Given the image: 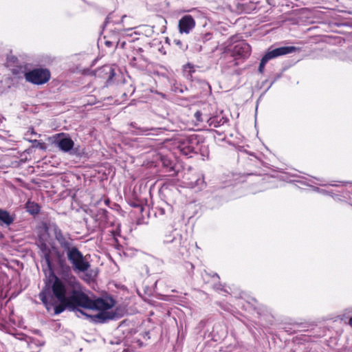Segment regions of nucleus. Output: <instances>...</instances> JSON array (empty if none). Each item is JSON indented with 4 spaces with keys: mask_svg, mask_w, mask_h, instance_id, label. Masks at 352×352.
Returning <instances> with one entry per match:
<instances>
[{
    "mask_svg": "<svg viewBox=\"0 0 352 352\" xmlns=\"http://www.w3.org/2000/svg\"><path fill=\"white\" fill-rule=\"evenodd\" d=\"M106 44L109 45L110 44V42L107 41V42H106Z\"/></svg>",
    "mask_w": 352,
    "mask_h": 352,
    "instance_id": "nucleus-18",
    "label": "nucleus"
},
{
    "mask_svg": "<svg viewBox=\"0 0 352 352\" xmlns=\"http://www.w3.org/2000/svg\"><path fill=\"white\" fill-rule=\"evenodd\" d=\"M138 129H139V130H140V131H142V132H146V131H148V130H147V129H140V128H139Z\"/></svg>",
    "mask_w": 352,
    "mask_h": 352,
    "instance_id": "nucleus-14",
    "label": "nucleus"
},
{
    "mask_svg": "<svg viewBox=\"0 0 352 352\" xmlns=\"http://www.w3.org/2000/svg\"><path fill=\"white\" fill-rule=\"evenodd\" d=\"M195 117L197 118V119L198 120H200V117H201V112H199V111H197V112L195 113Z\"/></svg>",
    "mask_w": 352,
    "mask_h": 352,
    "instance_id": "nucleus-12",
    "label": "nucleus"
},
{
    "mask_svg": "<svg viewBox=\"0 0 352 352\" xmlns=\"http://www.w3.org/2000/svg\"><path fill=\"white\" fill-rule=\"evenodd\" d=\"M131 126H133V127H135V124L134 123H131Z\"/></svg>",
    "mask_w": 352,
    "mask_h": 352,
    "instance_id": "nucleus-16",
    "label": "nucleus"
},
{
    "mask_svg": "<svg viewBox=\"0 0 352 352\" xmlns=\"http://www.w3.org/2000/svg\"><path fill=\"white\" fill-rule=\"evenodd\" d=\"M126 17V16H122V21H123L124 19Z\"/></svg>",
    "mask_w": 352,
    "mask_h": 352,
    "instance_id": "nucleus-17",
    "label": "nucleus"
},
{
    "mask_svg": "<svg viewBox=\"0 0 352 352\" xmlns=\"http://www.w3.org/2000/svg\"><path fill=\"white\" fill-rule=\"evenodd\" d=\"M349 324L352 327V317L350 318V320L349 321Z\"/></svg>",
    "mask_w": 352,
    "mask_h": 352,
    "instance_id": "nucleus-15",
    "label": "nucleus"
},
{
    "mask_svg": "<svg viewBox=\"0 0 352 352\" xmlns=\"http://www.w3.org/2000/svg\"><path fill=\"white\" fill-rule=\"evenodd\" d=\"M187 66L189 67H191L190 64H188Z\"/></svg>",
    "mask_w": 352,
    "mask_h": 352,
    "instance_id": "nucleus-19",
    "label": "nucleus"
},
{
    "mask_svg": "<svg viewBox=\"0 0 352 352\" xmlns=\"http://www.w3.org/2000/svg\"><path fill=\"white\" fill-rule=\"evenodd\" d=\"M54 232L55 239L65 252L73 270L78 273L86 272L83 277V279L86 281L93 279L91 274L87 272L91 265L86 256H84L77 247L73 245L72 240L69 237L63 235L62 231L57 226L54 227Z\"/></svg>",
    "mask_w": 352,
    "mask_h": 352,
    "instance_id": "nucleus-2",
    "label": "nucleus"
},
{
    "mask_svg": "<svg viewBox=\"0 0 352 352\" xmlns=\"http://www.w3.org/2000/svg\"><path fill=\"white\" fill-rule=\"evenodd\" d=\"M14 221V217L5 210L0 209V226L11 225Z\"/></svg>",
    "mask_w": 352,
    "mask_h": 352,
    "instance_id": "nucleus-8",
    "label": "nucleus"
},
{
    "mask_svg": "<svg viewBox=\"0 0 352 352\" xmlns=\"http://www.w3.org/2000/svg\"><path fill=\"white\" fill-rule=\"evenodd\" d=\"M27 81L36 85L44 84L50 80V73L46 69H35L25 74Z\"/></svg>",
    "mask_w": 352,
    "mask_h": 352,
    "instance_id": "nucleus-4",
    "label": "nucleus"
},
{
    "mask_svg": "<svg viewBox=\"0 0 352 352\" xmlns=\"http://www.w3.org/2000/svg\"><path fill=\"white\" fill-rule=\"evenodd\" d=\"M59 149L65 153L70 151L74 147V141L65 133L58 134L57 139L54 142Z\"/></svg>",
    "mask_w": 352,
    "mask_h": 352,
    "instance_id": "nucleus-5",
    "label": "nucleus"
},
{
    "mask_svg": "<svg viewBox=\"0 0 352 352\" xmlns=\"http://www.w3.org/2000/svg\"><path fill=\"white\" fill-rule=\"evenodd\" d=\"M298 50V49L294 46H285L278 47L267 52L261 60L258 72L261 74L263 73L265 66L270 60L280 56L295 52Z\"/></svg>",
    "mask_w": 352,
    "mask_h": 352,
    "instance_id": "nucleus-3",
    "label": "nucleus"
},
{
    "mask_svg": "<svg viewBox=\"0 0 352 352\" xmlns=\"http://www.w3.org/2000/svg\"><path fill=\"white\" fill-rule=\"evenodd\" d=\"M173 241V238L170 239V237H168V239L165 240V242L169 243V242H172Z\"/></svg>",
    "mask_w": 352,
    "mask_h": 352,
    "instance_id": "nucleus-13",
    "label": "nucleus"
},
{
    "mask_svg": "<svg viewBox=\"0 0 352 352\" xmlns=\"http://www.w3.org/2000/svg\"><path fill=\"white\" fill-rule=\"evenodd\" d=\"M72 269L65 258L58 257V270L62 278L55 276L51 288L45 287L39 294V298L47 311L54 310V315H58L68 308L91 318L96 322L114 318L115 314L109 311L114 305L113 300L90 299L72 274Z\"/></svg>",
    "mask_w": 352,
    "mask_h": 352,
    "instance_id": "nucleus-1",
    "label": "nucleus"
},
{
    "mask_svg": "<svg viewBox=\"0 0 352 352\" xmlns=\"http://www.w3.org/2000/svg\"><path fill=\"white\" fill-rule=\"evenodd\" d=\"M102 72L107 75V78L108 80H112L116 75L114 69L110 65H105L102 67Z\"/></svg>",
    "mask_w": 352,
    "mask_h": 352,
    "instance_id": "nucleus-10",
    "label": "nucleus"
},
{
    "mask_svg": "<svg viewBox=\"0 0 352 352\" xmlns=\"http://www.w3.org/2000/svg\"><path fill=\"white\" fill-rule=\"evenodd\" d=\"M208 122L210 126L218 127L220 125V121H218L216 118H210Z\"/></svg>",
    "mask_w": 352,
    "mask_h": 352,
    "instance_id": "nucleus-11",
    "label": "nucleus"
},
{
    "mask_svg": "<svg viewBox=\"0 0 352 352\" xmlns=\"http://www.w3.org/2000/svg\"><path fill=\"white\" fill-rule=\"evenodd\" d=\"M25 208L32 214H36L39 212V206L33 201H28L25 204Z\"/></svg>",
    "mask_w": 352,
    "mask_h": 352,
    "instance_id": "nucleus-9",
    "label": "nucleus"
},
{
    "mask_svg": "<svg viewBox=\"0 0 352 352\" xmlns=\"http://www.w3.org/2000/svg\"><path fill=\"white\" fill-rule=\"evenodd\" d=\"M195 25V20L190 15L184 16L179 21V29L181 33H189Z\"/></svg>",
    "mask_w": 352,
    "mask_h": 352,
    "instance_id": "nucleus-7",
    "label": "nucleus"
},
{
    "mask_svg": "<svg viewBox=\"0 0 352 352\" xmlns=\"http://www.w3.org/2000/svg\"><path fill=\"white\" fill-rule=\"evenodd\" d=\"M250 52V46L244 41H241L236 44L232 50V56L239 58H246L249 56Z\"/></svg>",
    "mask_w": 352,
    "mask_h": 352,
    "instance_id": "nucleus-6",
    "label": "nucleus"
}]
</instances>
